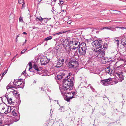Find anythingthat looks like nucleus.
<instances>
[{"instance_id": "nucleus-28", "label": "nucleus", "mask_w": 126, "mask_h": 126, "mask_svg": "<svg viewBox=\"0 0 126 126\" xmlns=\"http://www.w3.org/2000/svg\"><path fill=\"white\" fill-rule=\"evenodd\" d=\"M15 110L14 109L13 111H12V114L15 116H16L17 115V114L15 112Z\"/></svg>"}, {"instance_id": "nucleus-22", "label": "nucleus", "mask_w": 126, "mask_h": 126, "mask_svg": "<svg viewBox=\"0 0 126 126\" xmlns=\"http://www.w3.org/2000/svg\"><path fill=\"white\" fill-rule=\"evenodd\" d=\"M119 27H117L115 28H114L112 27H110V30L112 31H116L119 28H119Z\"/></svg>"}, {"instance_id": "nucleus-16", "label": "nucleus", "mask_w": 126, "mask_h": 126, "mask_svg": "<svg viewBox=\"0 0 126 126\" xmlns=\"http://www.w3.org/2000/svg\"><path fill=\"white\" fill-rule=\"evenodd\" d=\"M68 43H74L75 42H78L77 39L76 38H72L70 40L68 41Z\"/></svg>"}, {"instance_id": "nucleus-1", "label": "nucleus", "mask_w": 126, "mask_h": 126, "mask_svg": "<svg viewBox=\"0 0 126 126\" xmlns=\"http://www.w3.org/2000/svg\"><path fill=\"white\" fill-rule=\"evenodd\" d=\"M70 79H65L63 81L62 86V90L64 91L66 90L69 88V90L72 89V87L73 86V82L70 81Z\"/></svg>"}, {"instance_id": "nucleus-38", "label": "nucleus", "mask_w": 126, "mask_h": 126, "mask_svg": "<svg viewBox=\"0 0 126 126\" xmlns=\"http://www.w3.org/2000/svg\"><path fill=\"white\" fill-rule=\"evenodd\" d=\"M18 2L19 4H21L24 2L23 0H18Z\"/></svg>"}, {"instance_id": "nucleus-52", "label": "nucleus", "mask_w": 126, "mask_h": 126, "mask_svg": "<svg viewBox=\"0 0 126 126\" xmlns=\"http://www.w3.org/2000/svg\"><path fill=\"white\" fill-rule=\"evenodd\" d=\"M77 48H78L77 47H73L72 48V50H75Z\"/></svg>"}, {"instance_id": "nucleus-59", "label": "nucleus", "mask_w": 126, "mask_h": 126, "mask_svg": "<svg viewBox=\"0 0 126 126\" xmlns=\"http://www.w3.org/2000/svg\"><path fill=\"white\" fill-rule=\"evenodd\" d=\"M36 19H38L40 21V18H38L37 17L36 18Z\"/></svg>"}, {"instance_id": "nucleus-30", "label": "nucleus", "mask_w": 126, "mask_h": 126, "mask_svg": "<svg viewBox=\"0 0 126 126\" xmlns=\"http://www.w3.org/2000/svg\"><path fill=\"white\" fill-rule=\"evenodd\" d=\"M52 38V36H49V37H47L45 39V41H48L49 40Z\"/></svg>"}, {"instance_id": "nucleus-4", "label": "nucleus", "mask_w": 126, "mask_h": 126, "mask_svg": "<svg viewBox=\"0 0 126 126\" xmlns=\"http://www.w3.org/2000/svg\"><path fill=\"white\" fill-rule=\"evenodd\" d=\"M78 47V51L79 55L81 56L85 55L87 50L86 44L84 42L81 43L80 45L78 46L77 47Z\"/></svg>"}, {"instance_id": "nucleus-47", "label": "nucleus", "mask_w": 126, "mask_h": 126, "mask_svg": "<svg viewBox=\"0 0 126 126\" xmlns=\"http://www.w3.org/2000/svg\"><path fill=\"white\" fill-rule=\"evenodd\" d=\"M123 38H125L126 39V33H125L124 35L123 36Z\"/></svg>"}, {"instance_id": "nucleus-51", "label": "nucleus", "mask_w": 126, "mask_h": 126, "mask_svg": "<svg viewBox=\"0 0 126 126\" xmlns=\"http://www.w3.org/2000/svg\"><path fill=\"white\" fill-rule=\"evenodd\" d=\"M26 70H25L24 71H23L22 73V75L23 74L24 75L25 74H26Z\"/></svg>"}, {"instance_id": "nucleus-36", "label": "nucleus", "mask_w": 126, "mask_h": 126, "mask_svg": "<svg viewBox=\"0 0 126 126\" xmlns=\"http://www.w3.org/2000/svg\"><path fill=\"white\" fill-rule=\"evenodd\" d=\"M59 45H57L56 46H55V48L54 49V50H55V49L56 50H58L59 49Z\"/></svg>"}, {"instance_id": "nucleus-12", "label": "nucleus", "mask_w": 126, "mask_h": 126, "mask_svg": "<svg viewBox=\"0 0 126 126\" xmlns=\"http://www.w3.org/2000/svg\"><path fill=\"white\" fill-rule=\"evenodd\" d=\"M110 13L112 14H119L121 13V12L117 10H110Z\"/></svg>"}, {"instance_id": "nucleus-21", "label": "nucleus", "mask_w": 126, "mask_h": 126, "mask_svg": "<svg viewBox=\"0 0 126 126\" xmlns=\"http://www.w3.org/2000/svg\"><path fill=\"white\" fill-rule=\"evenodd\" d=\"M119 37H115L114 39L115 42L116 41L117 42V44L118 46L119 45Z\"/></svg>"}, {"instance_id": "nucleus-43", "label": "nucleus", "mask_w": 126, "mask_h": 126, "mask_svg": "<svg viewBox=\"0 0 126 126\" xmlns=\"http://www.w3.org/2000/svg\"><path fill=\"white\" fill-rule=\"evenodd\" d=\"M19 22H22L23 21V18L21 17H19Z\"/></svg>"}, {"instance_id": "nucleus-6", "label": "nucleus", "mask_w": 126, "mask_h": 126, "mask_svg": "<svg viewBox=\"0 0 126 126\" xmlns=\"http://www.w3.org/2000/svg\"><path fill=\"white\" fill-rule=\"evenodd\" d=\"M105 51L104 49H101L98 50V52H97V51L95 50L94 52L98 53V54L97 55L98 57L103 58H104V56L105 55Z\"/></svg>"}, {"instance_id": "nucleus-14", "label": "nucleus", "mask_w": 126, "mask_h": 126, "mask_svg": "<svg viewBox=\"0 0 126 126\" xmlns=\"http://www.w3.org/2000/svg\"><path fill=\"white\" fill-rule=\"evenodd\" d=\"M73 63V65H74V67H76L79 65V64L78 62L76 61H71Z\"/></svg>"}, {"instance_id": "nucleus-42", "label": "nucleus", "mask_w": 126, "mask_h": 126, "mask_svg": "<svg viewBox=\"0 0 126 126\" xmlns=\"http://www.w3.org/2000/svg\"><path fill=\"white\" fill-rule=\"evenodd\" d=\"M59 74L61 76H62V78L65 75L64 73H63L61 72H60Z\"/></svg>"}, {"instance_id": "nucleus-44", "label": "nucleus", "mask_w": 126, "mask_h": 126, "mask_svg": "<svg viewBox=\"0 0 126 126\" xmlns=\"http://www.w3.org/2000/svg\"><path fill=\"white\" fill-rule=\"evenodd\" d=\"M119 28V29H126V27L124 28L123 27H119V28Z\"/></svg>"}, {"instance_id": "nucleus-23", "label": "nucleus", "mask_w": 126, "mask_h": 126, "mask_svg": "<svg viewBox=\"0 0 126 126\" xmlns=\"http://www.w3.org/2000/svg\"><path fill=\"white\" fill-rule=\"evenodd\" d=\"M103 47L101 49H104V50L105 51L107 49V44L106 43H104L103 46Z\"/></svg>"}, {"instance_id": "nucleus-15", "label": "nucleus", "mask_w": 126, "mask_h": 126, "mask_svg": "<svg viewBox=\"0 0 126 126\" xmlns=\"http://www.w3.org/2000/svg\"><path fill=\"white\" fill-rule=\"evenodd\" d=\"M63 65V63H61L60 62L58 61L57 62L56 65L55 66V67H56L59 68L61 67Z\"/></svg>"}, {"instance_id": "nucleus-10", "label": "nucleus", "mask_w": 126, "mask_h": 126, "mask_svg": "<svg viewBox=\"0 0 126 126\" xmlns=\"http://www.w3.org/2000/svg\"><path fill=\"white\" fill-rule=\"evenodd\" d=\"M70 79L71 80L70 81L74 82L75 81V78L74 75H72L71 73H69L65 79Z\"/></svg>"}, {"instance_id": "nucleus-31", "label": "nucleus", "mask_w": 126, "mask_h": 126, "mask_svg": "<svg viewBox=\"0 0 126 126\" xmlns=\"http://www.w3.org/2000/svg\"><path fill=\"white\" fill-rule=\"evenodd\" d=\"M60 110L61 112L64 111L65 110L64 109V107L63 106H62L60 108Z\"/></svg>"}, {"instance_id": "nucleus-19", "label": "nucleus", "mask_w": 126, "mask_h": 126, "mask_svg": "<svg viewBox=\"0 0 126 126\" xmlns=\"http://www.w3.org/2000/svg\"><path fill=\"white\" fill-rule=\"evenodd\" d=\"M33 67L36 70L38 71H40L41 70L39 68L38 66L36 64H35L33 65Z\"/></svg>"}, {"instance_id": "nucleus-40", "label": "nucleus", "mask_w": 126, "mask_h": 126, "mask_svg": "<svg viewBox=\"0 0 126 126\" xmlns=\"http://www.w3.org/2000/svg\"><path fill=\"white\" fill-rule=\"evenodd\" d=\"M5 97L6 99H7V100H8V99H9V96L8 95L5 94Z\"/></svg>"}, {"instance_id": "nucleus-13", "label": "nucleus", "mask_w": 126, "mask_h": 126, "mask_svg": "<svg viewBox=\"0 0 126 126\" xmlns=\"http://www.w3.org/2000/svg\"><path fill=\"white\" fill-rule=\"evenodd\" d=\"M105 71L106 73H108L109 74H112L113 73V71L111 69H110L108 67L106 68Z\"/></svg>"}, {"instance_id": "nucleus-8", "label": "nucleus", "mask_w": 126, "mask_h": 126, "mask_svg": "<svg viewBox=\"0 0 126 126\" xmlns=\"http://www.w3.org/2000/svg\"><path fill=\"white\" fill-rule=\"evenodd\" d=\"M22 83V79H16V80L15 79L13 83L14 85L18 86V88H21L22 87V86L21 85L23 86Z\"/></svg>"}, {"instance_id": "nucleus-55", "label": "nucleus", "mask_w": 126, "mask_h": 126, "mask_svg": "<svg viewBox=\"0 0 126 126\" xmlns=\"http://www.w3.org/2000/svg\"><path fill=\"white\" fill-rule=\"evenodd\" d=\"M75 55H79L76 52H75Z\"/></svg>"}, {"instance_id": "nucleus-61", "label": "nucleus", "mask_w": 126, "mask_h": 126, "mask_svg": "<svg viewBox=\"0 0 126 126\" xmlns=\"http://www.w3.org/2000/svg\"><path fill=\"white\" fill-rule=\"evenodd\" d=\"M64 59H62L61 60V62H64Z\"/></svg>"}, {"instance_id": "nucleus-62", "label": "nucleus", "mask_w": 126, "mask_h": 126, "mask_svg": "<svg viewBox=\"0 0 126 126\" xmlns=\"http://www.w3.org/2000/svg\"><path fill=\"white\" fill-rule=\"evenodd\" d=\"M19 35H18L16 36V39H17V38H18L19 36Z\"/></svg>"}, {"instance_id": "nucleus-56", "label": "nucleus", "mask_w": 126, "mask_h": 126, "mask_svg": "<svg viewBox=\"0 0 126 126\" xmlns=\"http://www.w3.org/2000/svg\"><path fill=\"white\" fill-rule=\"evenodd\" d=\"M75 93H76L75 92H73L72 93V94L73 95H74L75 94Z\"/></svg>"}, {"instance_id": "nucleus-57", "label": "nucleus", "mask_w": 126, "mask_h": 126, "mask_svg": "<svg viewBox=\"0 0 126 126\" xmlns=\"http://www.w3.org/2000/svg\"><path fill=\"white\" fill-rule=\"evenodd\" d=\"M40 89H41V91H42V90H43V91H44V89L43 88V87H41V88H40Z\"/></svg>"}, {"instance_id": "nucleus-63", "label": "nucleus", "mask_w": 126, "mask_h": 126, "mask_svg": "<svg viewBox=\"0 0 126 126\" xmlns=\"http://www.w3.org/2000/svg\"><path fill=\"white\" fill-rule=\"evenodd\" d=\"M19 117L18 119H17L16 121H16H18V120H19Z\"/></svg>"}, {"instance_id": "nucleus-49", "label": "nucleus", "mask_w": 126, "mask_h": 126, "mask_svg": "<svg viewBox=\"0 0 126 126\" xmlns=\"http://www.w3.org/2000/svg\"><path fill=\"white\" fill-rule=\"evenodd\" d=\"M44 18H42L41 17L40 21V22H42L44 19H45Z\"/></svg>"}, {"instance_id": "nucleus-39", "label": "nucleus", "mask_w": 126, "mask_h": 126, "mask_svg": "<svg viewBox=\"0 0 126 126\" xmlns=\"http://www.w3.org/2000/svg\"><path fill=\"white\" fill-rule=\"evenodd\" d=\"M27 49H23L21 52V54H22Z\"/></svg>"}, {"instance_id": "nucleus-58", "label": "nucleus", "mask_w": 126, "mask_h": 126, "mask_svg": "<svg viewBox=\"0 0 126 126\" xmlns=\"http://www.w3.org/2000/svg\"><path fill=\"white\" fill-rule=\"evenodd\" d=\"M23 34H25L26 35L27 34V33L25 32H23L22 33Z\"/></svg>"}, {"instance_id": "nucleus-41", "label": "nucleus", "mask_w": 126, "mask_h": 126, "mask_svg": "<svg viewBox=\"0 0 126 126\" xmlns=\"http://www.w3.org/2000/svg\"><path fill=\"white\" fill-rule=\"evenodd\" d=\"M90 86L91 88V89L92 91L94 92H95L94 89L92 87L91 85H90Z\"/></svg>"}, {"instance_id": "nucleus-11", "label": "nucleus", "mask_w": 126, "mask_h": 126, "mask_svg": "<svg viewBox=\"0 0 126 126\" xmlns=\"http://www.w3.org/2000/svg\"><path fill=\"white\" fill-rule=\"evenodd\" d=\"M116 74H117L119 77V78L118 79V80L119 81H121L122 80L124 79V77L122 75L123 72H119L118 73L117 72H115Z\"/></svg>"}, {"instance_id": "nucleus-2", "label": "nucleus", "mask_w": 126, "mask_h": 126, "mask_svg": "<svg viewBox=\"0 0 126 126\" xmlns=\"http://www.w3.org/2000/svg\"><path fill=\"white\" fill-rule=\"evenodd\" d=\"M119 80H116L115 81L112 80L111 78H109L107 79H105L101 80L100 82L103 85L105 86H107L109 85H111L113 84L114 83L115 84L117 83Z\"/></svg>"}, {"instance_id": "nucleus-9", "label": "nucleus", "mask_w": 126, "mask_h": 126, "mask_svg": "<svg viewBox=\"0 0 126 126\" xmlns=\"http://www.w3.org/2000/svg\"><path fill=\"white\" fill-rule=\"evenodd\" d=\"M71 46L69 44H67L64 45V49L66 52L69 53L71 50Z\"/></svg>"}, {"instance_id": "nucleus-32", "label": "nucleus", "mask_w": 126, "mask_h": 126, "mask_svg": "<svg viewBox=\"0 0 126 126\" xmlns=\"http://www.w3.org/2000/svg\"><path fill=\"white\" fill-rule=\"evenodd\" d=\"M126 41V39L125 38H123V36L122 37L121 39V43L122 42H125Z\"/></svg>"}, {"instance_id": "nucleus-34", "label": "nucleus", "mask_w": 126, "mask_h": 126, "mask_svg": "<svg viewBox=\"0 0 126 126\" xmlns=\"http://www.w3.org/2000/svg\"><path fill=\"white\" fill-rule=\"evenodd\" d=\"M110 27H104L102 28H101V30H103L104 29H108L110 30Z\"/></svg>"}, {"instance_id": "nucleus-5", "label": "nucleus", "mask_w": 126, "mask_h": 126, "mask_svg": "<svg viewBox=\"0 0 126 126\" xmlns=\"http://www.w3.org/2000/svg\"><path fill=\"white\" fill-rule=\"evenodd\" d=\"M102 41L101 40H95L92 43L93 46L95 47L96 49H98L101 48L102 47Z\"/></svg>"}, {"instance_id": "nucleus-17", "label": "nucleus", "mask_w": 126, "mask_h": 126, "mask_svg": "<svg viewBox=\"0 0 126 126\" xmlns=\"http://www.w3.org/2000/svg\"><path fill=\"white\" fill-rule=\"evenodd\" d=\"M68 44L70 45L71 46H72V45H78V46L79 45L80 43L79 42H75L74 43H68Z\"/></svg>"}, {"instance_id": "nucleus-46", "label": "nucleus", "mask_w": 126, "mask_h": 126, "mask_svg": "<svg viewBox=\"0 0 126 126\" xmlns=\"http://www.w3.org/2000/svg\"><path fill=\"white\" fill-rule=\"evenodd\" d=\"M51 19V18H45V20H47V21L50 20Z\"/></svg>"}, {"instance_id": "nucleus-60", "label": "nucleus", "mask_w": 126, "mask_h": 126, "mask_svg": "<svg viewBox=\"0 0 126 126\" xmlns=\"http://www.w3.org/2000/svg\"><path fill=\"white\" fill-rule=\"evenodd\" d=\"M42 0H38V1L39 2H40Z\"/></svg>"}, {"instance_id": "nucleus-45", "label": "nucleus", "mask_w": 126, "mask_h": 126, "mask_svg": "<svg viewBox=\"0 0 126 126\" xmlns=\"http://www.w3.org/2000/svg\"><path fill=\"white\" fill-rule=\"evenodd\" d=\"M25 3L24 2L23 3V4H22V8H24L25 6Z\"/></svg>"}, {"instance_id": "nucleus-53", "label": "nucleus", "mask_w": 126, "mask_h": 126, "mask_svg": "<svg viewBox=\"0 0 126 126\" xmlns=\"http://www.w3.org/2000/svg\"><path fill=\"white\" fill-rule=\"evenodd\" d=\"M61 33V32H59V33H58L55 34H54V35H57H57H59V34H60Z\"/></svg>"}, {"instance_id": "nucleus-26", "label": "nucleus", "mask_w": 126, "mask_h": 126, "mask_svg": "<svg viewBox=\"0 0 126 126\" xmlns=\"http://www.w3.org/2000/svg\"><path fill=\"white\" fill-rule=\"evenodd\" d=\"M66 11L64 10H62V15L63 16H65L66 15Z\"/></svg>"}, {"instance_id": "nucleus-37", "label": "nucleus", "mask_w": 126, "mask_h": 126, "mask_svg": "<svg viewBox=\"0 0 126 126\" xmlns=\"http://www.w3.org/2000/svg\"><path fill=\"white\" fill-rule=\"evenodd\" d=\"M121 44L125 47L126 48V43L125 42H121Z\"/></svg>"}, {"instance_id": "nucleus-54", "label": "nucleus", "mask_w": 126, "mask_h": 126, "mask_svg": "<svg viewBox=\"0 0 126 126\" xmlns=\"http://www.w3.org/2000/svg\"><path fill=\"white\" fill-rule=\"evenodd\" d=\"M63 1H60V3L61 4H62L63 3Z\"/></svg>"}, {"instance_id": "nucleus-25", "label": "nucleus", "mask_w": 126, "mask_h": 126, "mask_svg": "<svg viewBox=\"0 0 126 126\" xmlns=\"http://www.w3.org/2000/svg\"><path fill=\"white\" fill-rule=\"evenodd\" d=\"M68 65L69 67L70 68H72L74 67V65H73V63L71 61L70 62L68 63Z\"/></svg>"}, {"instance_id": "nucleus-18", "label": "nucleus", "mask_w": 126, "mask_h": 126, "mask_svg": "<svg viewBox=\"0 0 126 126\" xmlns=\"http://www.w3.org/2000/svg\"><path fill=\"white\" fill-rule=\"evenodd\" d=\"M74 97H73V96H72V97H68L67 96L64 97V99L65 100H66L67 102H69L70 101V99H71L73 98H74Z\"/></svg>"}, {"instance_id": "nucleus-29", "label": "nucleus", "mask_w": 126, "mask_h": 126, "mask_svg": "<svg viewBox=\"0 0 126 126\" xmlns=\"http://www.w3.org/2000/svg\"><path fill=\"white\" fill-rule=\"evenodd\" d=\"M29 65L30 66V67L29 69V71H30V70L32 68V63L31 62H29Z\"/></svg>"}, {"instance_id": "nucleus-50", "label": "nucleus", "mask_w": 126, "mask_h": 126, "mask_svg": "<svg viewBox=\"0 0 126 126\" xmlns=\"http://www.w3.org/2000/svg\"><path fill=\"white\" fill-rule=\"evenodd\" d=\"M11 123H9L8 124H5V125L7 126H9L11 124Z\"/></svg>"}, {"instance_id": "nucleus-64", "label": "nucleus", "mask_w": 126, "mask_h": 126, "mask_svg": "<svg viewBox=\"0 0 126 126\" xmlns=\"http://www.w3.org/2000/svg\"><path fill=\"white\" fill-rule=\"evenodd\" d=\"M5 109V108H4V107H3V108H2V110H4V109Z\"/></svg>"}, {"instance_id": "nucleus-3", "label": "nucleus", "mask_w": 126, "mask_h": 126, "mask_svg": "<svg viewBox=\"0 0 126 126\" xmlns=\"http://www.w3.org/2000/svg\"><path fill=\"white\" fill-rule=\"evenodd\" d=\"M126 64V62L123 61H120L117 62L114 64V70L115 72L117 70H119L121 71L124 68V66Z\"/></svg>"}, {"instance_id": "nucleus-7", "label": "nucleus", "mask_w": 126, "mask_h": 126, "mask_svg": "<svg viewBox=\"0 0 126 126\" xmlns=\"http://www.w3.org/2000/svg\"><path fill=\"white\" fill-rule=\"evenodd\" d=\"M40 62L42 65H45L48 63L50 59H48L46 57L44 56L42 57L40 59Z\"/></svg>"}, {"instance_id": "nucleus-35", "label": "nucleus", "mask_w": 126, "mask_h": 126, "mask_svg": "<svg viewBox=\"0 0 126 126\" xmlns=\"http://www.w3.org/2000/svg\"><path fill=\"white\" fill-rule=\"evenodd\" d=\"M12 88H14V87H11V86H9V84L6 87V89L7 90H8V89H11Z\"/></svg>"}, {"instance_id": "nucleus-20", "label": "nucleus", "mask_w": 126, "mask_h": 126, "mask_svg": "<svg viewBox=\"0 0 126 126\" xmlns=\"http://www.w3.org/2000/svg\"><path fill=\"white\" fill-rule=\"evenodd\" d=\"M7 69H6L4 70V71H3L2 72V73H1V74L2 75V76L1 77V79L4 76V75L7 73Z\"/></svg>"}, {"instance_id": "nucleus-48", "label": "nucleus", "mask_w": 126, "mask_h": 126, "mask_svg": "<svg viewBox=\"0 0 126 126\" xmlns=\"http://www.w3.org/2000/svg\"><path fill=\"white\" fill-rule=\"evenodd\" d=\"M7 109H8V110H6V111H5L4 112V113L5 114H6L8 112H8V109H9V108L8 107L7 108Z\"/></svg>"}, {"instance_id": "nucleus-27", "label": "nucleus", "mask_w": 126, "mask_h": 126, "mask_svg": "<svg viewBox=\"0 0 126 126\" xmlns=\"http://www.w3.org/2000/svg\"><path fill=\"white\" fill-rule=\"evenodd\" d=\"M57 78L58 80H60L62 79V76L60 75V74H59L58 75H57Z\"/></svg>"}, {"instance_id": "nucleus-24", "label": "nucleus", "mask_w": 126, "mask_h": 126, "mask_svg": "<svg viewBox=\"0 0 126 126\" xmlns=\"http://www.w3.org/2000/svg\"><path fill=\"white\" fill-rule=\"evenodd\" d=\"M10 92H11L13 95H15L16 94V95H17V94L18 95H19V94H17V91H16L14 90L13 91H10Z\"/></svg>"}, {"instance_id": "nucleus-33", "label": "nucleus", "mask_w": 126, "mask_h": 126, "mask_svg": "<svg viewBox=\"0 0 126 126\" xmlns=\"http://www.w3.org/2000/svg\"><path fill=\"white\" fill-rule=\"evenodd\" d=\"M12 99L11 98V97L10 98H9V99H8V100H7V101L8 102V103H9L11 104L12 102Z\"/></svg>"}]
</instances>
